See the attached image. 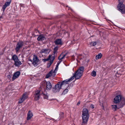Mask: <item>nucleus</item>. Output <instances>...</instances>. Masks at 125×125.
Returning <instances> with one entry per match:
<instances>
[{"label": "nucleus", "instance_id": "obj_43", "mask_svg": "<svg viewBox=\"0 0 125 125\" xmlns=\"http://www.w3.org/2000/svg\"><path fill=\"white\" fill-rule=\"evenodd\" d=\"M73 125H75L74 124H73Z\"/></svg>", "mask_w": 125, "mask_h": 125}, {"label": "nucleus", "instance_id": "obj_40", "mask_svg": "<svg viewBox=\"0 0 125 125\" xmlns=\"http://www.w3.org/2000/svg\"><path fill=\"white\" fill-rule=\"evenodd\" d=\"M2 16H0V19L1 18H2Z\"/></svg>", "mask_w": 125, "mask_h": 125}, {"label": "nucleus", "instance_id": "obj_33", "mask_svg": "<svg viewBox=\"0 0 125 125\" xmlns=\"http://www.w3.org/2000/svg\"><path fill=\"white\" fill-rule=\"evenodd\" d=\"M60 118H62L63 117V113L61 112L60 114Z\"/></svg>", "mask_w": 125, "mask_h": 125}, {"label": "nucleus", "instance_id": "obj_13", "mask_svg": "<svg viewBox=\"0 0 125 125\" xmlns=\"http://www.w3.org/2000/svg\"><path fill=\"white\" fill-rule=\"evenodd\" d=\"M20 72L19 71H17L14 73L12 79V80L14 81L15 79L17 78L20 75Z\"/></svg>", "mask_w": 125, "mask_h": 125}, {"label": "nucleus", "instance_id": "obj_39", "mask_svg": "<svg viewBox=\"0 0 125 125\" xmlns=\"http://www.w3.org/2000/svg\"><path fill=\"white\" fill-rule=\"evenodd\" d=\"M29 61H31V62H32V60L31 59H29Z\"/></svg>", "mask_w": 125, "mask_h": 125}, {"label": "nucleus", "instance_id": "obj_20", "mask_svg": "<svg viewBox=\"0 0 125 125\" xmlns=\"http://www.w3.org/2000/svg\"><path fill=\"white\" fill-rule=\"evenodd\" d=\"M111 107L112 109L114 111H116L117 108L118 109V104L117 105H111Z\"/></svg>", "mask_w": 125, "mask_h": 125}, {"label": "nucleus", "instance_id": "obj_5", "mask_svg": "<svg viewBox=\"0 0 125 125\" xmlns=\"http://www.w3.org/2000/svg\"><path fill=\"white\" fill-rule=\"evenodd\" d=\"M24 43L21 41H19L18 42L16 45L15 48V50L16 52H18L19 50L22 48L23 46Z\"/></svg>", "mask_w": 125, "mask_h": 125}, {"label": "nucleus", "instance_id": "obj_24", "mask_svg": "<svg viewBox=\"0 0 125 125\" xmlns=\"http://www.w3.org/2000/svg\"><path fill=\"white\" fill-rule=\"evenodd\" d=\"M100 104L102 106V109L104 110V107L106 106L107 105V104L104 102L102 103H100Z\"/></svg>", "mask_w": 125, "mask_h": 125}, {"label": "nucleus", "instance_id": "obj_30", "mask_svg": "<svg viewBox=\"0 0 125 125\" xmlns=\"http://www.w3.org/2000/svg\"><path fill=\"white\" fill-rule=\"evenodd\" d=\"M96 43L95 42H92L90 43V45L92 46H95L96 44Z\"/></svg>", "mask_w": 125, "mask_h": 125}, {"label": "nucleus", "instance_id": "obj_16", "mask_svg": "<svg viewBox=\"0 0 125 125\" xmlns=\"http://www.w3.org/2000/svg\"><path fill=\"white\" fill-rule=\"evenodd\" d=\"M33 116L32 113L30 111H29L28 112L27 114V120L30 119Z\"/></svg>", "mask_w": 125, "mask_h": 125}, {"label": "nucleus", "instance_id": "obj_27", "mask_svg": "<svg viewBox=\"0 0 125 125\" xmlns=\"http://www.w3.org/2000/svg\"><path fill=\"white\" fill-rule=\"evenodd\" d=\"M22 97L23 99H24V100H25L27 98L28 96L26 94L24 93L23 94Z\"/></svg>", "mask_w": 125, "mask_h": 125}, {"label": "nucleus", "instance_id": "obj_36", "mask_svg": "<svg viewBox=\"0 0 125 125\" xmlns=\"http://www.w3.org/2000/svg\"><path fill=\"white\" fill-rule=\"evenodd\" d=\"M80 101H79L77 103V105H79L80 104Z\"/></svg>", "mask_w": 125, "mask_h": 125}, {"label": "nucleus", "instance_id": "obj_25", "mask_svg": "<svg viewBox=\"0 0 125 125\" xmlns=\"http://www.w3.org/2000/svg\"><path fill=\"white\" fill-rule=\"evenodd\" d=\"M102 54L100 53L98 55L96 56V59H99L101 58L102 56Z\"/></svg>", "mask_w": 125, "mask_h": 125}, {"label": "nucleus", "instance_id": "obj_21", "mask_svg": "<svg viewBox=\"0 0 125 125\" xmlns=\"http://www.w3.org/2000/svg\"><path fill=\"white\" fill-rule=\"evenodd\" d=\"M48 49H42L41 50L40 52L41 53H47L48 52Z\"/></svg>", "mask_w": 125, "mask_h": 125}, {"label": "nucleus", "instance_id": "obj_10", "mask_svg": "<svg viewBox=\"0 0 125 125\" xmlns=\"http://www.w3.org/2000/svg\"><path fill=\"white\" fill-rule=\"evenodd\" d=\"M40 90H36L34 95V97L35 101L38 100L40 96Z\"/></svg>", "mask_w": 125, "mask_h": 125}, {"label": "nucleus", "instance_id": "obj_2", "mask_svg": "<svg viewBox=\"0 0 125 125\" xmlns=\"http://www.w3.org/2000/svg\"><path fill=\"white\" fill-rule=\"evenodd\" d=\"M84 67H81L77 70L73 74V76L72 77H74V78L75 77L76 79H78L81 77L84 70Z\"/></svg>", "mask_w": 125, "mask_h": 125}, {"label": "nucleus", "instance_id": "obj_23", "mask_svg": "<svg viewBox=\"0 0 125 125\" xmlns=\"http://www.w3.org/2000/svg\"><path fill=\"white\" fill-rule=\"evenodd\" d=\"M58 47L57 46H56L54 47L53 49V53H54V54L52 55V56H53L54 55V54H56L57 53V51L58 50Z\"/></svg>", "mask_w": 125, "mask_h": 125}, {"label": "nucleus", "instance_id": "obj_9", "mask_svg": "<svg viewBox=\"0 0 125 125\" xmlns=\"http://www.w3.org/2000/svg\"><path fill=\"white\" fill-rule=\"evenodd\" d=\"M61 85L58 83L55 85L52 89V91L54 93L59 92L61 88Z\"/></svg>", "mask_w": 125, "mask_h": 125}, {"label": "nucleus", "instance_id": "obj_15", "mask_svg": "<svg viewBox=\"0 0 125 125\" xmlns=\"http://www.w3.org/2000/svg\"><path fill=\"white\" fill-rule=\"evenodd\" d=\"M37 39L38 41H41L45 40L46 38L43 35L41 34L39 35Z\"/></svg>", "mask_w": 125, "mask_h": 125}, {"label": "nucleus", "instance_id": "obj_12", "mask_svg": "<svg viewBox=\"0 0 125 125\" xmlns=\"http://www.w3.org/2000/svg\"><path fill=\"white\" fill-rule=\"evenodd\" d=\"M11 2V0H8L6 1L5 4L3 5L2 8L3 9V11H4L6 8L8 6L10 5Z\"/></svg>", "mask_w": 125, "mask_h": 125}, {"label": "nucleus", "instance_id": "obj_8", "mask_svg": "<svg viewBox=\"0 0 125 125\" xmlns=\"http://www.w3.org/2000/svg\"><path fill=\"white\" fill-rule=\"evenodd\" d=\"M56 71L52 70L46 76V78H47L49 77L52 76L53 77L55 76L56 74Z\"/></svg>", "mask_w": 125, "mask_h": 125}, {"label": "nucleus", "instance_id": "obj_34", "mask_svg": "<svg viewBox=\"0 0 125 125\" xmlns=\"http://www.w3.org/2000/svg\"><path fill=\"white\" fill-rule=\"evenodd\" d=\"M58 68V65H57L56 66L55 68V69L54 70L55 71H56L57 72V69Z\"/></svg>", "mask_w": 125, "mask_h": 125}, {"label": "nucleus", "instance_id": "obj_26", "mask_svg": "<svg viewBox=\"0 0 125 125\" xmlns=\"http://www.w3.org/2000/svg\"><path fill=\"white\" fill-rule=\"evenodd\" d=\"M96 72L94 70L91 73V75L93 77L95 76L96 75Z\"/></svg>", "mask_w": 125, "mask_h": 125}, {"label": "nucleus", "instance_id": "obj_7", "mask_svg": "<svg viewBox=\"0 0 125 125\" xmlns=\"http://www.w3.org/2000/svg\"><path fill=\"white\" fill-rule=\"evenodd\" d=\"M39 60L37 56L35 55H33L32 64L35 66H37L38 65Z\"/></svg>", "mask_w": 125, "mask_h": 125}, {"label": "nucleus", "instance_id": "obj_32", "mask_svg": "<svg viewBox=\"0 0 125 125\" xmlns=\"http://www.w3.org/2000/svg\"><path fill=\"white\" fill-rule=\"evenodd\" d=\"M43 98L44 99H48V96L47 95V94H43Z\"/></svg>", "mask_w": 125, "mask_h": 125}, {"label": "nucleus", "instance_id": "obj_37", "mask_svg": "<svg viewBox=\"0 0 125 125\" xmlns=\"http://www.w3.org/2000/svg\"><path fill=\"white\" fill-rule=\"evenodd\" d=\"M7 77L8 78H10L11 77V76L10 75H7Z\"/></svg>", "mask_w": 125, "mask_h": 125}, {"label": "nucleus", "instance_id": "obj_28", "mask_svg": "<svg viewBox=\"0 0 125 125\" xmlns=\"http://www.w3.org/2000/svg\"><path fill=\"white\" fill-rule=\"evenodd\" d=\"M24 99H23V98L21 97L20 99L19 100L18 102V103L19 104H21L24 101Z\"/></svg>", "mask_w": 125, "mask_h": 125}, {"label": "nucleus", "instance_id": "obj_3", "mask_svg": "<svg viewBox=\"0 0 125 125\" xmlns=\"http://www.w3.org/2000/svg\"><path fill=\"white\" fill-rule=\"evenodd\" d=\"M82 117L83 123H87L89 118L88 111L86 108H84L82 112Z\"/></svg>", "mask_w": 125, "mask_h": 125}, {"label": "nucleus", "instance_id": "obj_6", "mask_svg": "<svg viewBox=\"0 0 125 125\" xmlns=\"http://www.w3.org/2000/svg\"><path fill=\"white\" fill-rule=\"evenodd\" d=\"M74 79V77H72L68 80H66L63 81L62 82H59L58 83L62 87L63 85H65L67 84L68 82H70Z\"/></svg>", "mask_w": 125, "mask_h": 125}, {"label": "nucleus", "instance_id": "obj_38", "mask_svg": "<svg viewBox=\"0 0 125 125\" xmlns=\"http://www.w3.org/2000/svg\"><path fill=\"white\" fill-rule=\"evenodd\" d=\"M62 61V60H61L60 61H59L58 62V64H59Z\"/></svg>", "mask_w": 125, "mask_h": 125}, {"label": "nucleus", "instance_id": "obj_4", "mask_svg": "<svg viewBox=\"0 0 125 125\" xmlns=\"http://www.w3.org/2000/svg\"><path fill=\"white\" fill-rule=\"evenodd\" d=\"M12 59L14 61V65L15 66L18 67L21 64V62L18 59L16 55H14L12 56Z\"/></svg>", "mask_w": 125, "mask_h": 125}, {"label": "nucleus", "instance_id": "obj_29", "mask_svg": "<svg viewBox=\"0 0 125 125\" xmlns=\"http://www.w3.org/2000/svg\"><path fill=\"white\" fill-rule=\"evenodd\" d=\"M68 90L67 89H65L62 93V95H64L67 93Z\"/></svg>", "mask_w": 125, "mask_h": 125}, {"label": "nucleus", "instance_id": "obj_14", "mask_svg": "<svg viewBox=\"0 0 125 125\" xmlns=\"http://www.w3.org/2000/svg\"><path fill=\"white\" fill-rule=\"evenodd\" d=\"M55 44L57 45H62V42L60 39H58L56 40L54 42Z\"/></svg>", "mask_w": 125, "mask_h": 125}, {"label": "nucleus", "instance_id": "obj_11", "mask_svg": "<svg viewBox=\"0 0 125 125\" xmlns=\"http://www.w3.org/2000/svg\"><path fill=\"white\" fill-rule=\"evenodd\" d=\"M117 7L118 10L120 11L122 14L125 13V7L124 4H122L119 6L118 5Z\"/></svg>", "mask_w": 125, "mask_h": 125}, {"label": "nucleus", "instance_id": "obj_1", "mask_svg": "<svg viewBox=\"0 0 125 125\" xmlns=\"http://www.w3.org/2000/svg\"><path fill=\"white\" fill-rule=\"evenodd\" d=\"M118 94L114 98V102L116 104L119 103L118 104V108L122 107L125 104V99L122 97L120 91L118 92Z\"/></svg>", "mask_w": 125, "mask_h": 125}, {"label": "nucleus", "instance_id": "obj_22", "mask_svg": "<svg viewBox=\"0 0 125 125\" xmlns=\"http://www.w3.org/2000/svg\"><path fill=\"white\" fill-rule=\"evenodd\" d=\"M53 56L52 55H50L48 57V58L46 59H42V61L44 62H45L46 61H48L50 60H51V59L52 57Z\"/></svg>", "mask_w": 125, "mask_h": 125}, {"label": "nucleus", "instance_id": "obj_41", "mask_svg": "<svg viewBox=\"0 0 125 125\" xmlns=\"http://www.w3.org/2000/svg\"><path fill=\"white\" fill-rule=\"evenodd\" d=\"M59 64H58V63H57V65H58H58H59Z\"/></svg>", "mask_w": 125, "mask_h": 125}, {"label": "nucleus", "instance_id": "obj_42", "mask_svg": "<svg viewBox=\"0 0 125 125\" xmlns=\"http://www.w3.org/2000/svg\"><path fill=\"white\" fill-rule=\"evenodd\" d=\"M68 7V6H66V7Z\"/></svg>", "mask_w": 125, "mask_h": 125}, {"label": "nucleus", "instance_id": "obj_35", "mask_svg": "<svg viewBox=\"0 0 125 125\" xmlns=\"http://www.w3.org/2000/svg\"><path fill=\"white\" fill-rule=\"evenodd\" d=\"M90 107L92 109L94 108V106L93 104H91L90 106Z\"/></svg>", "mask_w": 125, "mask_h": 125}, {"label": "nucleus", "instance_id": "obj_18", "mask_svg": "<svg viewBox=\"0 0 125 125\" xmlns=\"http://www.w3.org/2000/svg\"><path fill=\"white\" fill-rule=\"evenodd\" d=\"M46 87L47 89L48 90H50L51 88L52 85L50 82L48 81L46 82Z\"/></svg>", "mask_w": 125, "mask_h": 125}, {"label": "nucleus", "instance_id": "obj_17", "mask_svg": "<svg viewBox=\"0 0 125 125\" xmlns=\"http://www.w3.org/2000/svg\"><path fill=\"white\" fill-rule=\"evenodd\" d=\"M55 59V56H52V57L51 59V60L49 62L47 63V67H50L51 64L52 63L53 60Z\"/></svg>", "mask_w": 125, "mask_h": 125}, {"label": "nucleus", "instance_id": "obj_31", "mask_svg": "<svg viewBox=\"0 0 125 125\" xmlns=\"http://www.w3.org/2000/svg\"><path fill=\"white\" fill-rule=\"evenodd\" d=\"M124 2V0H119V6H120V5L122 4H123Z\"/></svg>", "mask_w": 125, "mask_h": 125}, {"label": "nucleus", "instance_id": "obj_19", "mask_svg": "<svg viewBox=\"0 0 125 125\" xmlns=\"http://www.w3.org/2000/svg\"><path fill=\"white\" fill-rule=\"evenodd\" d=\"M67 53L63 54V53H62L58 57V59L60 60H61L62 59L64 58L65 57Z\"/></svg>", "mask_w": 125, "mask_h": 125}]
</instances>
